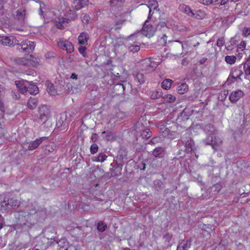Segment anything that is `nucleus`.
Listing matches in <instances>:
<instances>
[{
  "mask_svg": "<svg viewBox=\"0 0 250 250\" xmlns=\"http://www.w3.org/2000/svg\"><path fill=\"white\" fill-rule=\"evenodd\" d=\"M208 126L209 128L212 129L210 132L213 133L215 129L213 125L209 124ZM204 142L206 145L211 146L212 148L215 151H216L218 147L221 145L222 141L220 137L216 136L214 133H212L208 135L207 138L204 140Z\"/></svg>",
  "mask_w": 250,
  "mask_h": 250,
  "instance_id": "f257e3e1",
  "label": "nucleus"
},
{
  "mask_svg": "<svg viewBox=\"0 0 250 250\" xmlns=\"http://www.w3.org/2000/svg\"><path fill=\"white\" fill-rule=\"evenodd\" d=\"M134 134L136 137V141H138V137L142 139L149 138L152 135V132L148 128H145L142 123L137 122L134 126Z\"/></svg>",
  "mask_w": 250,
  "mask_h": 250,
  "instance_id": "f03ea898",
  "label": "nucleus"
},
{
  "mask_svg": "<svg viewBox=\"0 0 250 250\" xmlns=\"http://www.w3.org/2000/svg\"><path fill=\"white\" fill-rule=\"evenodd\" d=\"M37 210L35 208L26 211L24 210H20L19 211V215L21 218H24V220H22L24 225L31 226L35 224V219H33V215L37 213ZM22 219V218H21Z\"/></svg>",
  "mask_w": 250,
  "mask_h": 250,
  "instance_id": "7ed1b4c3",
  "label": "nucleus"
},
{
  "mask_svg": "<svg viewBox=\"0 0 250 250\" xmlns=\"http://www.w3.org/2000/svg\"><path fill=\"white\" fill-rule=\"evenodd\" d=\"M16 49L20 52L30 53L33 51L35 49L36 44L33 42L29 41H23L19 42L17 40L16 44Z\"/></svg>",
  "mask_w": 250,
  "mask_h": 250,
  "instance_id": "20e7f679",
  "label": "nucleus"
},
{
  "mask_svg": "<svg viewBox=\"0 0 250 250\" xmlns=\"http://www.w3.org/2000/svg\"><path fill=\"white\" fill-rule=\"evenodd\" d=\"M57 44L59 47L65 50L67 53H71L74 50V46L72 43L67 40H64L63 39H60L57 41Z\"/></svg>",
  "mask_w": 250,
  "mask_h": 250,
  "instance_id": "39448f33",
  "label": "nucleus"
},
{
  "mask_svg": "<svg viewBox=\"0 0 250 250\" xmlns=\"http://www.w3.org/2000/svg\"><path fill=\"white\" fill-rule=\"evenodd\" d=\"M39 113L40 114L39 120L44 123L48 119L50 111L47 105H43L39 107Z\"/></svg>",
  "mask_w": 250,
  "mask_h": 250,
  "instance_id": "423d86ee",
  "label": "nucleus"
},
{
  "mask_svg": "<svg viewBox=\"0 0 250 250\" xmlns=\"http://www.w3.org/2000/svg\"><path fill=\"white\" fill-rule=\"evenodd\" d=\"M17 40L14 37L1 36L0 37V44L9 46L16 45Z\"/></svg>",
  "mask_w": 250,
  "mask_h": 250,
  "instance_id": "0eeeda50",
  "label": "nucleus"
},
{
  "mask_svg": "<svg viewBox=\"0 0 250 250\" xmlns=\"http://www.w3.org/2000/svg\"><path fill=\"white\" fill-rule=\"evenodd\" d=\"M147 21H145L141 33L145 36L150 38L154 35L156 29L151 25L147 24Z\"/></svg>",
  "mask_w": 250,
  "mask_h": 250,
  "instance_id": "6e6552de",
  "label": "nucleus"
},
{
  "mask_svg": "<svg viewBox=\"0 0 250 250\" xmlns=\"http://www.w3.org/2000/svg\"><path fill=\"white\" fill-rule=\"evenodd\" d=\"M20 203L19 201L14 197L8 199L7 201L4 200V201L1 203V207H5L7 208H9V207L14 208L16 207H18Z\"/></svg>",
  "mask_w": 250,
  "mask_h": 250,
  "instance_id": "1a4fd4ad",
  "label": "nucleus"
},
{
  "mask_svg": "<svg viewBox=\"0 0 250 250\" xmlns=\"http://www.w3.org/2000/svg\"><path fill=\"white\" fill-rule=\"evenodd\" d=\"M46 137H42L36 139L34 141H31L28 143L27 150H33L36 149L43 141L46 139Z\"/></svg>",
  "mask_w": 250,
  "mask_h": 250,
  "instance_id": "9d476101",
  "label": "nucleus"
},
{
  "mask_svg": "<svg viewBox=\"0 0 250 250\" xmlns=\"http://www.w3.org/2000/svg\"><path fill=\"white\" fill-rule=\"evenodd\" d=\"M244 96V92L241 90H237L231 93L229 99L233 103H236Z\"/></svg>",
  "mask_w": 250,
  "mask_h": 250,
  "instance_id": "9b49d317",
  "label": "nucleus"
},
{
  "mask_svg": "<svg viewBox=\"0 0 250 250\" xmlns=\"http://www.w3.org/2000/svg\"><path fill=\"white\" fill-rule=\"evenodd\" d=\"M192 240L190 238L183 240L178 244L176 250H188L191 246Z\"/></svg>",
  "mask_w": 250,
  "mask_h": 250,
  "instance_id": "f8f14e48",
  "label": "nucleus"
},
{
  "mask_svg": "<svg viewBox=\"0 0 250 250\" xmlns=\"http://www.w3.org/2000/svg\"><path fill=\"white\" fill-rule=\"evenodd\" d=\"M29 66L38 67L42 65L40 58L34 55H30L28 58Z\"/></svg>",
  "mask_w": 250,
  "mask_h": 250,
  "instance_id": "ddd939ff",
  "label": "nucleus"
},
{
  "mask_svg": "<svg viewBox=\"0 0 250 250\" xmlns=\"http://www.w3.org/2000/svg\"><path fill=\"white\" fill-rule=\"evenodd\" d=\"M88 3V0H74L72 6L75 10H78L87 5Z\"/></svg>",
  "mask_w": 250,
  "mask_h": 250,
  "instance_id": "4468645a",
  "label": "nucleus"
},
{
  "mask_svg": "<svg viewBox=\"0 0 250 250\" xmlns=\"http://www.w3.org/2000/svg\"><path fill=\"white\" fill-rule=\"evenodd\" d=\"M127 151L125 148H121L118 152L116 159L118 162H124L125 161L127 160Z\"/></svg>",
  "mask_w": 250,
  "mask_h": 250,
  "instance_id": "2eb2a0df",
  "label": "nucleus"
},
{
  "mask_svg": "<svg viewBox=\"0 0 250 250\" xmlns=\"http://www.w3.org/2000/svg\"><path fill=\"white\" fill-rule=\"evenodd\" d=\"M165 153V149L162 147H157L155 148L152 152L153 156L158 158H163Z\"/></svg>",
  "mask_w": 250,
  "mask_h": 250,
  "instance_id": "dca6fc26",
  "label": "nucleus"
},
{
  "mask_svg": "<svg viewBox=\"0 0 250 250\" xmlns=\"http://www.w3.org/2000/svg\"><path fill=\"white\" fill-rule=\"evenodd\" d=\"M153 188L156 194H158L164 188V185L160 180H156L153 182Z\"/></svg>",
  "mask_w": 250,
  "mask_h": 250,
  "instance_id": "f3484780",
  "label": "nucleus"
},
{
  "mask_svg": "<svg viewBox=\"0 0 250 250\" xmlns=\"http://www.w3.org/2000/svg\"><path fill=\"white\" fill-rule=\"evenodd\" d=\"M88 39L89 35L85 32L81 33L78 37L79 43L82 45H86Z\"/></svg>",
  "mask_w": 250,
  "mask_h": 250,
  "instance_id": "a211bd4d",
  "label": "nucleus"
},
{
  "mask_svg": "<svg viewBox=\"0 0 250 250\" xmlns=\"http://www.w3.org/2000/svg\"><path fill=\"white\" fill-rule=\"evenodd\" d=\"M27 83L28 86V92L30 94L36 95L39 93V88L37 85L28 81H27Z\"/></svg>",
  "mask_w": 250,
  "mask_h": 250,
  "instance_id": "6ab92c4d",
  "label": "nucleus"
},
{
  "mask_svg": "<svg viewBox=\"0 0 250 250\" xmlns=\"http://www.w3.org/2000/svg\"><path fill=\"white\" fill-rule=\"evenodd\" d=\"M25 17V11L24 9H19L16 12L15 18L22 23L24 21Z\"/></svg>",
  "mask_w": 250,
  "mask_h": 250,
  "instance_id": "aec40b11",
  "label": "nucleus"
},
{
  "mask_svg": "<svg viewBox=\"0 0 250 250\" xmlns=\"http://www.w3.org/2000/svg\"><path fill=\"white\" fill-rule=\"evenodd\" d=\"M158 7V3L156 0H149L148 2L147 8L149 9L148 18H151L152 9L155 10Z\"/></svg>",
  "mask_w": 250,
  "mask_h": 250,
  "instance_id": "412c9836",
  "label": "nucleus"
},
{
  "mask_svg": "<svg viewBox=\"0 0 250 250\" xmlns=\"http://www.w3.org/2000/svg\"><path fill=\"white\" fill-rule=\"evenodd\" d=\"M179 9L181 11L188 14V16L193 17L194 14L192 11L190 9L189 7L186 4H182L179 5Z\"/></svg>",
  "mask_w": 250,
  "mask_h": 250,
  "instance_id": "4be33fe9",
  "label": "nucleus"
},
{
  "mask_svg": "<svg viewBox=\"0 0 250 250\" xmlns=\"http://www.w3.org/2000/svg\"><path fill=\"white\" fill-rule=\"evenodd\" d=\"M13 62L17 64H20L22 65L28 66H29V61L28 58L25 57L22 58H15L13 59Z\"/></svg>",
  "mask_w": 250,
  "mask_h": 250,
  "instance_id": "5701e85b",
  "label": "nucleus"
},
{
  "mask_svg": "<svg viewBox=\"0 0 250 250\" xmlns=\"http://www.w3.org/2000/svg\"><path fill=\"white\" fill-rule=\"evenodd\" d=\"M188 86L186 83H182L179 84L177 90L178 93L183 94L188 91Z\"/></svg>",
  "mask_w": 250,
  "mask_h": 250,
  "instance_id": "b1692460",
  "label": "nucleus"
},
{
  "mask_svg": "<svg viewBox=\"0 0 250 250\" xmlns=\"http://www.w3.org/2000/svg\"><path fill=\"white\" fill-rule=\"evenodd\" d=\"M58 250H67L69 247L68 242L65 239H61L58 242Z\"/></svg>",
  "mask_w": 250,
  "mask_h": 250,
  "instance_id": "393cba45",
  "label": "nucleus"
},
{
  "mask_svg": "<svg viewBox=\"0 0 250 250\" xmlns=\"http://www.w3.org/2000/svg\"><path fill=\"white\" fill-rule=\"evenodd\" d=\"M194 145L193 140L189 138L187 142L185 143L186 150L187 153L191 152L193 150V147Z\"/></svg>",
  "mask_w": 250,
  "mask_h": 250,
  "instance_id": "a878e982",
  "label": "nucleus"
},
{
  "mask_svg": "<svg viewBox=\"0 0 250 250\" xmlns=\"http://www.w3.org/2000/svg\"><path fill=\"white\" fill-rule=\"evenodd\" d=\"M47 91L51 95H55L57 93V90H56L54 85L51 83L48 82L46 83Z\"/></svg>",
  "mask_w": 250,
  "mask_h": 250,
  "instance_id": "bb28decb",
  "label": "nucleus"
},
{
  "mask_svg": "<svg viewBox=\"0 0 250 250\" xmlns=\"http://www.w3.org/2000/svg\"><path fill=\"white\" fill-rule=\"evenodd\" d=\"M134 79L135 82L139 85L143 83L145 81L144 75L140 73L136 74L135 76Z\"/></svg>",
  "mask_w": 250,
  "mask_h": 250,
  "instance_id": "cd10ccee",
  "label": "nucleus"
},
{
  "mask_svg": "<svg viewBox=\"0 0 250 250\" xmlns=\"http://www.w3.org/2000/svg\"><path fill=\"white\" fill-rule=\"evenodd\" d=\"M243 74V73L241 70L236 69L233 72V74H230L229 76H230L232 79L235 81L237 80V79H239L240 80H241L240 77Z\"/></svg>",
  "mask_w": 250,
  "mask_h": 250,
  "instance_id": "c85d7f7f",
  "label": "nucleus"
},
{
  "mask_svg": "<svg viewBox=\"0 0 250 250\" xmlns=\"http://www.w3.org/2000/svg\"><path fill=\"white\" fill-rule=\"evenodd\" d=\"M222 188V185L220 183H216L210 188V189L212 194L215 195L218 194Z\"/></svg>",
  "mask_w": 250,
  "mask_h": 250,
  "instance_id": "c756f323",
  "label": "nucleus"
},
{
  "mask_svg": "<svg viewBox=\"0 0 250 250\" xmlns=\"http://www.w3.org/2000/svg\"><path fill=\"white\" fill-rule=\"evenodd\" d=\"M107 156L104 153H100L98 156L94 157L93 160L95 162H103Z\"/></svg>",
  "mask_w": 250,
  "mask_h": 250,
  "instance_id": "7c9ffc66",
  "label": "nucleus"
},
{
  "mask_svg": "<svg viewBox=\"0 0 250 250\" xmlns=\"http://www.w3.org/2000/svg\"><path fill=\"white\" fill-rule=\"evenodd\" d=\"M125 89V86L122 83H117L114 86V91H117L118 94L123 93Z\"/></svg>",
  "mask_w": 250,
  "mask_h": 250,
  "instance_id": "2f4dec72",
  "label": "nucleus"
},
{
  "mask_svg": "<svg viewBox=\"0 0 250 250\" xmlns=\"http://www.w3.org/2000/svg\"><path fill=\"white\" fill-rule=\"evenodd\" d=\"M243 68L246 75H250V59L248 60L244 64Z\"/></svg>",
  "mask_w": 250,
  "mask_h": 250,
  "instance_id": "473e14b6",
  "label": "nucleus"
},
{
  "mask_svg": "<svg viewBox=\"0 0 250 250\" xmlns=\"http://www.w3.org/2000/svg\"><path fill=\"white\" fill-rule=\"evenodd\" d=\"M172 81L170 79H166L162 83V88L167 89L171 87Z\"/></svg>",
  "mask_w": 250,
  "mask_h": 250,
  "instance_id": "72a5a7b5",
  "label": "nucleus"
},
{
  "mask_svg": "<svg viewBox=\"0 0 250 250\" xmlns=\"http://www.w3.org/2000/svg\"><path fill=\"white\" fill-rule=\"evenodd\" d=\"M164 103H172L175 101L176 98L174 96L171 94H167L163 97Z\"/></svg>",
  "mask_w": 250,
  "mask_h": 250,
  "instance_id": "f704fd0d",
  "label": "nucleus"
},
{
  "mask_svg": "<svg viewBox=\"0 0 250 250\" xmlns=\"http://www.w3.org/2000/svg\"><path fill=\"white\" fill-rule=\"evenodd\" d=\"M162 91L159 89L156 91H152L150 95V97L152 99H156L162 97Z\"/></svg>",
  "mask_w": 250,
  "mask_h": 250,
  "instance_id": "c9c22d12",
  "label": "nucleus"
},
{
  "mask_svg": "<svg viewBox=\"0 0 250 250\" xmlns=\"http://www.w3.org/2000/svg\"><path fill=\"white\" fill-rule=\"evenodd\" d=\"M55 145L53 144L46 146L44 150V154L45 155H49L55 149Z\"/></svg>",
  "mask_w": 250,
  "mask_h": 250,
  "instance_id": "e433bc0d",
  "label": "nucleus"
},
{
  "mask_svg": "<svg viewBox=\"0 0 250 250\" xmlns=\"http://www.w3.org/2000/svg\"><path fill=\"white\" fill-rule=\"evenodd\" d=\"M107 225L103 221H100L97 224V229L100 232H104L106 230Z\"/></svg>",
  "mask_w": 250,
  "mask_h": 250,
  "instance_id": "4c0bfd02",
  "label": "nucleus"
},
{
  "mask_svg": "<svg viewBox=\"0 0 250 250\" xmlns=\"http://www.w3.org/2000/svg\"><path fill=\"white\" fill-rule=\"evenodd\" d=\"M28 107L34 109L37 104V100L34 98H30L27 103Z\"/></svg>",
  "mask_w": 250,
  "mask_h": 250,
  "instance_id": "58836bf2",
  "label": "nucleus"
},
{
  "mask_svg": "<svg viewBox=\"0 0 250 250\" xmlns=\"http://www.w3.org/2000/svg\"><path fill=\"white\" fill-rule=\"evenodd\" d=\"M236 59L234 56H227L225 57V61L228 63L232 64L235 63Z\"/></svg>",
  "mask_w": 250,
  "mask_h": 250,
  "instance_id": "ea45409f",
  "label": "nucleus"
},
{
  "mask_svg": "<svg viewBox=\"0 0 250 250\" xmlns=\"http://www.w3.org/2000/svg\"><path fill=\"white\" fill-rule=\"evenodd\" d=\"M140 49V47L139 45L131 44L128 46V50L133 53L137 52Z\"/></svg>",
  "mask_w": 250,
  "mask_h": 250,
  "instance_id": "a19ab883",
  "label": "nucleus"
},
{
  "mask_svg": "<svg viewBox=\"0 0 250 250\" xmlns=\"http://www.w3.org/2000/svg\"><path fill=\"white\" fill-rule=\"evenodd\" d=\"M122 168H111L110 169L111 170V173H110V177H115L119 175L120 173L121 170Z\"/></svg>",
  "mask_w": 250,
  "mask_h": 250,
  "instance_id": "79ce46f5",
  "label": "nucleus"
},
{
  "mask_svg": "<svg viewBox=\"0 0 250 250\" xmlns=\"http://www.w3.org/2000/svg\"><path fill=\"white\" fill-rule=\"evenodd\" d=\"M123 2V1L122 0H110L109 1L110 6L112 7L120 5Z\"/></svg>",
  "mask_w": 250,
  "mask_h": 250,
  "instance_id": "37998d69",
  "label": "nucleus"
},
{
  "mask_svg": "<svg viewBox=\"0 0 250 250\" xmlns=\"http://www.w3.org/2000/svg\"><path fill=\"white\" fill-rule=\"evenodd\" d=\"M102 134H105V139L107 141L112 140L113 139V136L110 131H103Z\"/></svg>",
  "mask_w": 250,
  "mask_h": 250,
  "instance_id": "c03bdc74",
  "label": "nucleus"
},
{
  "mask_svg": "<svg viewBox=\"0 0 250 250\" xmlns=\"http://www.w3.org/2000/svg\"><path fill=\"white\" fill-rule=\"evenodd\" d=\"M156 24L157 25L156 29L161 30L162 28L167 27V24L165 21H160L159 23H156Z\"/></svg>",
  "mask_w": 250,
  "mask_h": 250,
  "instance_id": "a18cd8bd",
  "label": "nucleus"
},
{
  "mask_svg": "<svg viewBox=\"0 0 250 250\" xmlns=\"http://www.w3.org/2000/svg\"><path fill=\"white\" fill-rule=\"evenodd\" d=\"M81 19L83 23H88L90 20V17L88 15L83 14V16L81 17Z\"/></svg>",
  "mask_w": 250,
  "mask_h": 250,
  "instance_id": "49530a36",
  "label": "nucleus"
},
{
  "mask_svg": "<svg viewBox=\"0 0 250 250\" xmlns=\"http://www.w3.org/2000/svg\"><path fill=\"white\" fill-rule=\"evenodd\" d=\"M98 146L96 144H92L90 148L91 153L92 154L96 153L98 151Z\"/></svg>",
  "mask_w": 250,
  "mask_h": 250,
  "instance_id": "de8ad7c7",
  "label": "nucleus"
},
{
  "mask_svg": "<svg viewBox=\"0 0 250 250\" xmlns=\"http://www.w3.org/2000/svg\"><path fill=\"white\" fill-rule=\"evenodd\" d=\"M146 70H150V68H155L156 66H155L156 64H155V63H153L152 64V63L151 62V61L148 60L147 61V62H146Z\"/></svg>",
  "mask_w": 250,
  "mask_h": 250,
  "instance_id": "09e8293b",
  "label": "nucleus"
},
{
  "mask_svg": "<svg viewBox=\"0 0 250 250\" xmlns=\"http://www.w3.org/2000/svg\"><path fill=\"white\" fill-rule=\"evenodd\" d=\"M19 91L20 92V93H21L22 94H24V93H26L27 92H28V86H27V82L24 84V85H23L22 86V87H21L19 90Z\"/></svg>",
  "mask_w": 250,
  "mask_h": 250,
  "instance_id": "8fccbe9b",
  "label": "nucleus"
},
{
  "mask_svg": "<svg viewBox=\"0 0 250 250\" xmlns=\"http://www.w3.org/2000/svg\"><path fill=\"white\" fill-rule=\"evenodd\" d=\"M56 25L58 28L60 29H63L64 28V24L62 22L61 20H60V21H56Z\"/></svg>",
  "mask_w": 250,
  "mask_h": 250,
  "instance_id": "3c124183",
  "label": "nucleus"
},
{
  "mask_svg": "<svg viewBox=\"0 0 250 250\" xmlns=\"http://www.w3.org/2000/svg\"><path fill=\"white\" fill-rule=\"evenodd\" d=\"M15 83L18 90L25 84L23 82L20 81H16Z\"/></svg>",
  "mask_w": 250,
  "mask_h": 250,
  "instance_id": "603ef678",
  "label": "nucleus"
},
{
  "mask_svg": "<svg viewBox=\"0 0 250 250\" xmlns=\"http://www.w3.org/2000/svg\"><path fill=\"white\" fill-rule=\"evenodd\" d=\"M202 230L203 231L205 230L208 234L209 230H212L211 228L209 227L208 225H207L205 224L203 225Z\"/></svg>",
  "mask_w": 250,
  "mask_h": 250,
  "instance_id": "864d4df0",
  "label": "nucleus"
},
{
  "mask_svg": "<svg viewBox=\"0 0 250 250\" xmlns=\"http://www.w3.org/2000/svg\"><path fill=\"white\" fill-rule=\"evenodd\" d=\"M225 43L224 38L223 37L219 38L217 42V45L218 46H222Z\"/></svg>",
  "mask_w": 250,
  "mask_h": 250,
  "instance_id": "5fc2aeb1",
  "label": "nucleus"
},
{
  "mask_svg": "<svg viewBox=\"0 0 250 250\" xmlns=\"http://www.w3.org/2000/svg\"><path fill=\"white\" fill-rule=\"evenodd\" d=\"M12 96L14 99H19L20 98V94L18 91H12Z\"/></svg>",
  "mask_w": 250,
  "mask_h": 250,
  "instance_id": "6e6d98bb",
  "label": "nucleus"
},
{
  "mask_svg": "<svg viewBox=\"0 0 250 250\" xmlns=\"http://www.w3.org/2000/svg\"><path fill=\"white\" fill-rule=\"evenodd\" d=\"M86 49V48L85 46H81L79 48L80 53L82 54L84 57L86 56V53L85 52Z\"/></svg>",
  "mask_w": 250,
  "mask_h": 250,
  "instance_id": "4d7b16f0",
  "label": "nucleus"
},
{
  "mask_svg": "<svg viewBox=\"0 0 250 250\" xmlns=\"http://www.w3.org/2000/svg\"><path fill=\"white\" fill-rule=\"evenodd\" d=\"M214 250H226V249L224 245L220 243L215 247Z\"/></svg>",
  "mask_w": 250,
  "mask_h": 250,
  "instance_id": "13d9d810",
  "label": "nucleus"
},
{
  "mask_svg": "<svg viewBox=\"0 0 250 250\" xmlns=\"http://www.w3.org/2000/svg\"><path fill=\"white\" fill-rule=\"evenodd\" d=\"M55 53L53 52H49L45 54V57L46 59H51L55 57Z\"/></svg>",
  "mask_w": 250,
  "mask_h": 250,
  "instance_id": "bf43d9fd",
  "label": "nucleus"
},
{
  "mask_svg": "<svg viewBox=\"0 0 250 250\" xmlns=\"http://www.w3.org/2000/svg\"><path fill=\"white\" fill-rule=\"evenodd\" d=\"M118 160H116V161H114V162L111 164V166L112 167V168L116 169L120 168L119 164H118Z\"/></svg>",
  "mask_w": 250,
  "mask_h": 250,
  "instance_id": "052dcab7",
  "label": "nucleus"
},
{
  "mask_svg": "<svg viewBox=\"0 0 250 250\" xmlns=\"http://www.w3.org/2000/svg\"><path fill=\"white\" fill-rule=\"evenodd\" d=\"M250 34V28L245 27L244 29L243 35L245 37H247Z\"/></svg>",
  "mask_w": 250,
  "mask_h": 250,
  "instance_id": "680f3d73",
  "label": "nucleus"
},
{
  "mask_svg": "<svg viewBox=\"0 0 250 250\" xmlns=\"http://www.w3.org/2000/svg\"><path fill=\"white\" fill-rule=\"evenodd\" d=\"M5 94V88L4 87L0 85V99H1V97H3Z\"/></svg>",
  "mask_w": 250,
  "mask_h": 250,
  "instance_id": "e2e57ef3",
  "label": "nucleus"
},
{
  "mask_svg": "<svg viewBox=\"0 0 250 250\" xmlns=\"http://www.w3.org/2000/svg\"><path fill=\"white\" fill-rule=\"evenodd\" d=\"M235 245L236 248L239 250H242L244 248V245L240 242L237 241L235 242Z\"/></svg>",
  "mask_w": 250,
  "mask_h": 250,
  "instance_id": "0e129e2a",
  "label": "nucleus"
},
{
  "mask_svg": "<svg viewBox=\"0 0 250 250\" xmlns=\"http://www.w3.org/2000/svg\"><path fill=\"white\" fill-rule=\"evenodd\" d=\"M98 139V135L96 133H92L91 137V140L92 142H95Z\"/></svg>",
  "mask_w": 250,
  "mask_h": 250,
  "instance_id": "69168bd1",
  "label": "nucleus"
},
{
  "mask_svg": "<svg viewBox=\"0 0 250 250\" xmlns=\"http://www.w3.org/2000/svg\"><path fill=\"white\" fill-rule=\"evenodd\" d=\"M210 0H198V2L201 3H202L204 5H209L210 4Z\"/></svg>",
  "mask_w": 250,
  "mask_h": 250,
  "instance_id": "338daca9",
  "label": "nucleus"
},
{
  "mask_svg": "<svg viewBox=\"0 0 250 250\" xmlns=\"http://www.w3.org/2000/svg\"><path fill=\"white\" fill-rule=\"evenodd\" d=\"M61 20L62 21V22L63 23L65 26H67V24L70 21V20L67 18H62Z\"/></svg>",
  "mask_w": 250,
  "mask_h": 250,
  "instance_id": "774afa93",
  "label": "nucleus"
}]
</instances>
